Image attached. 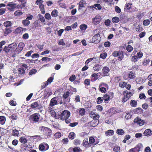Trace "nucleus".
Masks as SVG:
<instances>
[{
  "instance_id": "0eeeda50",
  "label": "nucleus",
  "mask_w": 152,
  "mask_h": 152,
  "mask_svg": "<svg viewBox=\"0 0 152 152\" xmlns=\"http://www.w3.org/2000/svg\"><path fill=\"white\" fill-rule=\"evenodd\" d=\"M43 134L45 138H47L50 137L52 134V131L49 128H45Z\"/></svg>"
},
{
  "instance_id": "4c0bfd02",
  "label": "nucleus",
  "mask_w": 152,
  "mask_h": 152,
  "mask_svg": "<svg viewBox=\"0 0 152 152\" xmlns=\"http://www.w3.org/2000/svg\"><path fill=\"white\" fill-rule=\"evenodd\" d=\"M5 121V117L1 116H0V123L2 125L4 124Z\"/></svg>"
},
{
  "instance_id": "bb28decb",
  "label": "nucleus",
  "mask_w": 152,
  "mask_h": 152,
  "mask_svg": "<svg viewBox=\"0 0 152 152\" xmlns=\"http://www.w3.org/2000/svg\"><path fill=\"white\" fill-rule=\"evenodd\" d=\"M125 133L124 130L121 129H117L116 131V133L119 135H122Z\"/></svg>"
},
{
  "instance_id": "cd10ccee",
  "label": "nucleus",
  "mask_w": 152,
  "mask_h": 152,
  "mask_svg": "<svg viewBox=\"0 0 152 152\" xmlns=\"http://www.w3.org/2000/svg\"><path fill=\"white\" fill-rule=\"evenodd\" d=\"M19 141L22 143L25 144L27 142V139L24 137H20L19 139Z\"/></svg>"
},
{
  "instance_id": "393cba45",
  "label": "nucleus",
  "mask_w": 152,
  "mask_h": 152,
  "mask_svg": "<svg viewBox=\"0 0 152 152\" xmlns=\"http://www.w3.org/2000/svg\"><path fill=\"white\" fill-rule=\"evenodd\" d=\"M150 61V60L148 58H146L144 59V60L142 62V64L144 66H146L148 65Z\"/></svg>"
},
{
  "instance_id": "de8ad7c7",
  "label": "nucleus",
  "mask_w": 152,
  "mask_h": 152,
  "mask_svg": "<svg viewBox=\"0 0 152 152\" xmlns=\"http://www.w3.org/2000/svg\"><path fill=\"white\" fill-rule=\"evenodd\" d=\"M69 94L70 93L68 91L64 92L63 95V98L64 99H66L69 96Z\"/></svg>"
},
{
  "instance_id": "9d476101",
  "label": "nucleus",
  "mask_w": 152,
  "mask_h": 152,
  "mask_svg": "<svg viewBox=\"0 0 152 152\" xmlns=\"http://www.w3.org/2000/svg\"><path fill=\"white\" fill-rule=\"evenodd\" d=\"M134 123H136L137 125L140 126H141L144 124L145 121L142 120L139 117H136L134 120Z\"/></svg>"
},
{
  "instance_id": "1a4fd4ad",
  "label": "nucleus",
  "mask_w": 152,
  "mask_h": 152,
  "mask_svg": "<svg viewBox=\"0 0 152 152\" xmlns=\"http://www.w3.org/2000/svg\"><path fill=\"white\" fill-rule=\"evenodd\" d=\"M101 39L100 35L99 33L95 35L92 37V41L93 43L95 44L98 43Z\"/></svg>"
},
{
  "instance_id": "13d9d810",
  "label": "nucleus",
  "mask_w": 152,
  "mask_h": 152,
  "mask_svg": "<svg viewBox=\"0 0 152 152\" xmlns=\"http://www.w3.org/2000/svg\"><path fill=\"white\" fill-rule=\"evenodd\" d=\"M37 72V70L35 69H33L31 70L29 72L28 75H32L35 74Z\"/></svg>"
},
{
  "instance_id": "c756f323",
  "label": "nucleus",
  "mask_w": 152,
  "mask_h": 152,
  "mask_svg": "<svg viewBox=\"0 0 152 152\" xmlns=\"http://www.w3.org/2000/svg\"><path fill=\"white\" fill-rule=\"evenodd\" d=\"M19 134V131L16 129L12 130V134L13 136H18Z\"/></svg>"
},
{
  "instance_id": "e2e57ef3",
  "label": "nucleus",
  "mask_w": 152,
  "mask_h": 152,
  "mask_svg": "<svg viewBox=\"0 0 152 152\" xmlns=\"http://www.w3.org/2000/svg\"><path fill=\"white\" fill-rule=\"evenodd\" d=\"M45 17L46 19L48 20L51 19V17L50 14L48 13H47L45 14Z\"/></svg>"
},
{
  "instance_id": "7c9ffc66",
  "label": "nucleus",
  "mask_w": 152,
  "mask_h": 152,
  "mask_svg": "<svg viewBox=\"0 0 152 152\" xmlns=\"http://www.w3.org/2000/svg\"><path fill=\"white\" fill-rule=\"evenodd\" d=\"M21 29L22 27H18L15 29V33L18 34H22V33Z\"/></svg>"
},
{
  "instance_id": "473e14b6",
  "label": "nucleus",
  "mask_w": 152,
  "mask_h": 152,
  "mask_svg": "<svg viewBox=\"0 0 152 152\" xmlns=\"http://www.w3.org/2000/svg\"><path fill=\"white\" fill-rule=\"evenodd\" d=\"M87 28V26L85 24H82L80 26V28L82 31H85Z\"/></svg>"
},
{
  "instance_id": "5701e85b",
  "label": "nucleus",
  "mask_w": 152,
  "mask_h": 152,
  "mask_svg": "<svg viewBox=\"0 0 152 152\" xmlns=\"http://www.w3.org/2000/svg\"><path fill=\"white\" fill-rule=\"evenodd\" d=\"M103 100L105 103H108V101L110 100V98L107 94H105L103 95Z\"/></svg>"
},
{
  "instance_id": "6e6d98bb",
  "label": "nucleus",
  "mask_w": 152,
  "mask_h": 152,
  "mask_svg": "<svg viewBox=\"0 0 152 152\" xmlns=\"http://www.w3.org/2000/svg\"><path fill=\"white\" fill-rule=\"evenodd\" d=\"M143 25L145 26H147L150 24V20L147 19L144 20L143 22Z\"/></svg>"
},
{
  "instance_id": "49530a36",
  "label": "nucleus",
  "mask_w": 152,
  "mask_h": 152,
  "mask_svg": "<svg viewBox=\"0 0 152 152\" xmlns=\"http://www.w3.org/2000/svg\"><path fill=\"white\" fill-rule=\"evenodd\" d=\"M41 60L42 61L48 62L51 61L52 60V59L50 58H48L47 57H42Z\"/></svg>"
},
{
  "instance_id": "423d86ee",
  "label": "nucleus",
  "mask_w": 152,
  "mask_h": 152,
  "mask_svg": "<svg viewBox=\"0 0 152 152\" xmlns=\"http://www.w3.org/2000/svg\"><path fill=\"white\" fill-rule=\"evenodd\" d=\"M110 70L109 68L107 66H104L103 67L102 72L101 73L100 75L102 77H105L108 75L109 72Z\"/></svg>"
},
{
  "instance_id": "09e8293b",
  "label": "nucleus",
  "mask_w": 152,
  "mask_h": 152,
  "mask_svg": "<svg viewBox=\"0 0 152 152\" xmlns=\"http://www.w3.org/2000/svg\"><path fill=\"white\" fill-rule=\"evenodd\" d=\"M18 71L19 72V74L21 75L25 73V69L22 67L19 68Z\"/></svg>"
},
{
  "instance_id": "f03ea898",
  "label": "nucleus",
  "mask_w": 152,
  "mask_h": 152,
  "mask_svg": "<svg viewBox=\"0 0 152 152\" xmlns=\"http://www.w3.org/2000/svg\"><path fill=\"white\" fill-rule=\"evenodd\" d=\"M112 55L114 57H118V59L120 61H121L124 57L123 52L120 50H119L118 51H114Z\"/></svg>"
},
{
  "instance_id": "f3484780",
  "label": "nucleus",
  "mask_w": 152,
  "mask_h": 152,
  "mask_svg": "<svg viewBox=\"0 0 152 152\" xmlns=\"http://www.w3.org/2000/svg\"><path fill=\"white\" fill-rule=\"evenodd\" d=\"M56 97H54L51 99L50 103V104L51 106H54L57 104V102L56 100Z\"/></svg>"
},
{
  "instance_id": "3c124183",
  "label": "nucleus",
  "mask_w": 152,
  "mask_h": 152,
  "mask_svg": "<svg viewBox=\"0 0 152 152\" xmlns=\"http://www.w3.org/2000/svg\"><path fill=\"white\" fill-rule=\"evenodd\" d=\"M23 14L22 12L20 10L16 11L14 13L15 15L17 16L21 15Z\"/></svg>"
},
{
  "instance_id": "c85d7f7f",
  "label": "nucleus",
  "mask_w": 152,
  "mask_h": 152,
  "mask_svg": "<svg viewBox=\"0 0 152 152\" xmlns=\"http://www.w3.org/2000/svg\"><path fill=\"white\" fill-rule=\"evenodd\" d=\"M75 134L74 132H70L69 133V134L68 135V137L71 140H73L75 137Z\"/></svg>"
},
{
  "instance_id": "052dcab7",
  "label": "nucleus",
  "mask_w": 152,
  "mask_h": 152,
  "mask_svg": "<svg viewBox=\"0 0 152 152\" xmlns=\"http://www.w3.org/2000/svg\"><path fill=\"white\" fill-rule=\"evenodd\" d=\"M25 46V44L24 43L20 42L18 45V48H19L20 49L23 50L24 47Z\"/></svg>"
},
{
  "instance_id": "2f4dec72",
  "label": "nucleus",
  "mask_w": 152,
  "mask_h": 152,
  "mask_svg": "<svg viewBox=\"0 0 152 152\" xmlns=\"http://www.w3.org/2000/svg\"><path fill=\"white\" fill-rule=\"evenodd\" d=\"M58 11L56 10H54L51 13V15L53 17H57L58 15Z\"/></svg>"
},
{
  "instance_id": "8fccbe9b",
  "label": "nucleus",
  "mask_w": 152,
  "mask_h": 152,
  "mask_svg": "<svg viewBox=\"0 0 152 152\" xmlns=\"http://www.w3.org/2000/svg\"><path fill=\"white\" fill-rule=\"evenodd\" d=\"M143 56V53L141 51H139L137 53L136 56L138 58H141Z\"/></svg>"
},
{
  "instance_id": "c9c22d12",
  "label": "nucleus",
  "mask_w": 152,
  "mask_h": 152,
  "mask_svg": "<svg viewBox=\"0 0 152 152\" xmlns=\"http://www.w3.org/2000/svg\"><path fill=\"white\" fill-rule=\"evenodd\" d=\"M112 21L113 23H117L120 21V19L118 17H114L112 18Z\"/></svg>"
},
{
  "instance_id": "58836bf2",
  "label": "nucleus",
  "mask_w": 152,
  "mask_h": 152,
  "mask_svg": "<svg viewBox=\"0 0 152 152\" xmlns=\"http://www.w3.org/2000/svg\"><path fill=\"white\" fill-rule=\"evenodd\" d=\"M11 31L9 28H6L4 32V35L5 36L7 35L9 33H10Z\"/></svg>"
},
{
  "instance_id": "680f3d73",
  "label": "nucleus",
  "mask_w": 152,
  "mask_h": 152,
  "mask_svg": "<svg viewBox=\"0 0 152 152\" xmlns=\"http://www.w3.org/2000/svg\"><path fill=\"white\" fill-rule=\"evenodd\" d=\"M139 98L141 99H145L146 98V97L145 94L142 93L140 94L139 95Z\"/></svg>"
},
{
  "instance_id": "e433bc0d",
  "label": "nucleus",
  "mask_w": 152,
  "mask_h": 152,
  "mask_svg": "<svg viewBox=\"0 0 152 152\" xmlns=\"http://www.w3.org/2000/svg\"><path fill=\"white\" fill-rule=\"evenodd\" d=\"M79 114L81 116H83L85 114V110L84 108H80L79 109Z\"/></svg>"
},
{
  "instance_id": "79ce46f5",
  "label": "nucleus",
  "mask_w": 152,
  "mask_h": 152,
  "mask_svg": "<svg viewBox=\"0 0 152 152\" xmlns=\"http://www.w3.org/2000/svg\"><path fill=\"white\" fill-rule=\"evenodd\" d=\"M73 152H81L82 150L79 147H76L73 148L72 149Z\"/></svg>"
},
{
  "instance_id": "bf43d9fd",
  "label": "nucleus",
  "mask_w": 152,
  "mask_h": 152,
  "mask_svg": "<svg viewBox=\"0 0 152 152\" xmlns=\"http://www.w3.org/2000/svg\"><path fill=\"white\" fill-rule=\"evenodd\" d=\"M107 56V53H106L105 52L101 54L100 55V58L104 59L106 58Z\"/></svg>"
},
{
  "instance_id": "9b49d317",
  "label": "nucleus",
  "mask_w": 152,
  "mask_h": 152,
  "mask_svg": "<svg viewBox=\"0 0 152 152\" xmlns=\"http://www.w3.org/2000/svg\"><path fill=\"white\" fill-rule=\"evenodd\" d=\"M45 144H40L39 146V150L41 151L47 150L49 148V145L47 143H45Z\"/></svg>"
},
{
  "instance_id": "c03bdc74",
  "label": "nucleus",
  "mask_w": 152,
  "mask_h": 152,
  "mask_svg": "<svg viewBox=\"0 0 152 152\" xmlns=\"http://www.w3.org/2000/svg\"><path fill=\"white\" fill-rule=\"evenodd\" d=\"M12 25V23L11 21H7L5 22L4 23V25L6 27H9Z\"/></svg>"
},
{
  "instance_id": "338daca9",
  "label": "nucleus",
  "mask_w": 152,
  "mask_h": 152,
  "mask_svg": "<svg viewBox=\"0 0 152 152\" xmlns=\"http://www.w3.org/2000/svg\"><path fill=\"white\" fill-rule=\"evenodd\" d=\"M54 136L56 138H59L61 136V134L59 132H57L54 134Z\"/></svg>"
},
{
  "instance_id": "f8f14e48",
  "label": "nucleus",
  "mask_w": 152,
  "mask_h": 152,
  "mask_svg": "<svg viewBox=\"0 0 152 152\" xmlns=\"http://www.w3.org/2000/svg\"><path fill=\"white\" fill-rule=\"evenodd\" d=\"M30 106L31 108L36 109L40 110L42 108V106L41 104H38L37 102H35L31 104Z\"/></svg>"
},
{
  "instance_id": "39448f33",
  "label": "nucleus",
  "mask_w": 152,
  "mask_h": 152,
  "mask_svg": "<svg viewBox=\"0 0 152 152\" xmlns=\"http://www.w3.org/2000/svg\"><path fill=\"white\" fill-rule=\"evenodd\" d=\"M124 97L122 98L121 101L122 102H126L132 95V93L129 92L127 91H124L123 92Z\"/></svg>"
},
{
  "instance_id": "20e7f679",
  "label": "nucleus",
  "mask_w": 152,
  "mask_h": 152,
  "mask_svg": "<svg viewBox=\"0 0 152 152\" xmlns=\"http://www.w3.org/2000/svg\"><path fill=\"white\" fill-rule=\"evenodd\" d=\"M109 86L108 84L102 82L100 83L99 87V90L101 93H105L108 89Z\"/></svg>"
},
{
  "instance_id": "f257e3e1",
  "label": "nucleus",
  "mask_w": 152,
  "mask_h": 152,
  "mask_svg": "<svg viewBox=\"0 0 152 152\" xmlns=\"http://www.w3.org/2000/svg\"><path fill=\"white\" fill-rule=\"evenodd\" d=\"M70 115V112L69 110H65L60 115H56L55 118L56 119H60L61 120L65 121L66 124H68L70 123L71 122V119H68Z\"/></svg>"
},
{
  "instance_id": "a18cd8bd",
  "label": "nucleus",
  "mask_w": 152,
  "mask_h": 152,
  "mask_svg": "<svg viewBox=\"0 0 152 152\" xmlns=\"http://www.w3.org/2000/svg\"><path fill=\"white\" fill-rule=\"evenodd\" d=\"M121 77L120 76L115 77L114 78V81L115 83H118L121 80Z\"/></svg>"
},
{
  "instance_id": "ea45409f",
  "label": "nucleus",
  "mask_w": 152,
  "mask_h": 152,
  "mask_svg": "<svg viewBox=\"0 0 152 152\" xmlns=\"http://www.w3.org/2000/svg\"><path fill=\"white\" fill-rule=\"evenodd\" d=\"M103 100V97H99L96 99L97 103V104H101Z\"/></svg>"
},
{
  "instance_id": "6ab92c4d",
  "label": "nucleus",
  "mask_w": 152,
  "mask_h": 152,
  "mask_svg": "<svg viewBox=\"0 0 152 152\" xmlns=\"http://www.w3.org/2000/svg\"><path fill=\"white\" fill-rule=\"evenodd\" d=\"M143 110L140 108H137L133 110V112L134 113L140 114L143 113Z\"/></svg>"
},
{
  "instance_id": "69168bd1",
  "label": "nucleus",
  "mask_w": 152,
  "mask_h": 152,
  "mask_svg": "<svg viewBox=\"0 0 152 152\" xmlns=\"http://www.w3.org/2000/svg\"><path fill=\"white\" fill-rule=\"evenodd\" d=\"M58 43L59 45H65V43L64 42L63 39H61L59 42H58Z\"/></svg>"
},
{
  "instance_id": "72a5a7b5",
  "label": "nucleus",
  "mask_w": 152,
  "mask_h": 152,
  "mask_svg": "<svg viewBox=\"0 0 152 152\" xmlns=\"http://www.w3.org/2000/svg\"><path fill=\"white\" fill-rule=\"evenodd\" d=\"M87 140L88 139H87V141H85V140H86L85 139L83 140V142L82 143L83 146L86 148L88 147L89 146V145L90 144L89 143H88V142L87 141Z\"/></svg>"
},
{
  "instance_id": "a19ab883",
  "label": "nucleus",
  "mask_w": 152,
  "mask_h": 152,
  "mask_svg": "<svg viewBox=\"0 0 152 152\" xmlns=\"http://www.w3.org/2000/svg\"><path fill=\"white\" fill-rule=\"evenodd\" d=\"M95 140L93 137H90L89 138V143L94 145H96V144L94 143Z\"/></svg>"
},
{
  "instance_id": "412c9836",
  "label": "nucleus",
  "mask_w": 152,
  "mask_h": 152,
  "mask_svg": "<svg viewBox=\"0 0 152 152\" xmlns=\"http://www.w3.org/2000/svg\"><path fill=\"white\" fill-rule=\"evenodd\" d=\"M16 4L14 3L13 2H9L7 4V6L10 7L11 9L14 10L16 8Z\"/></svg>"
},
{
  "instance_id": "4468645a",
  "label": "nucleus",
  "mask_w": 152,
  "mask_h": 152,
  "mask_svg": "<svg viewBox=\"0 0 152 152\" xmlns=\"http://www.w3.org/2000/svg\"><path fill=\"white\" fill-rule=\"evenodd\" d=\"M9 48L10 49V52L13 53L14 51H15V49L16 48L17 45L16 44L12 43L9 45Z\"/></svg>"
},
{
  "instance_id": "603ef678",
  "label": "nucleus",
  "mask_w": 152,
  "mask_h": 152,
  "mask_svg": "<svg viewBox=\"0 0 152 152\" xmlns=\"http://www.w3.org/2000/svg\"><path fill=\"white\" fill-rule=\"evenodd\" d=\"M126 50L129 52H131L133 50V48L130 45H128L126 47Z\"/></svg>"
},
{
  "instance_id": "4be33fe9",
  "label": "nucleus",
  "mask_w": 152,
  "mask_h": 152,
  "mask_svg": "<svg viewBox=\"0 0 152 152\" xmlns=\"http://www.w3.org/2000/svg\"><path fill=\"white\" fill-rule=\"evenodd\" d=\"M50 91H48V92H47L46 90L45 91H44L45 94L44 96V98L45 99H46L48 98L52 94L50 90H49Z\"/></svg>"
},
{
  "instance_id": "aec40b11",
  "label": "nucleus",
  "mask_w": 152,
  "mask_h": 152,
  "mask_svg": "<svg viewBox=\"0 0 152 152\" xmlns=\"http://www.w3.org/2000/svg\"><path fill=\"white\" fill-rule=\"evenodd\" d=\"M135 77V74L132 71L129 72L128 74V78L129 79H133Z\"/></svg>"
},
{
  "instance_id": "b1692460",
  "label": "nucleus",
  "mask_w": 152,
  "mask_h": 152,
  "mask_svg": "<svg viewBox=\"0 0 152 152\" xmlns=\"http://www.w3.org/2000/svg\"><path fill=\"white\" fill-rule=\"evenodd\" d=\"M39 8L42 14H44L45 13V10L44 5L42 3L39 4Z\"/></svg>"
},
{
  "instance_id": "2eb2a0df",
  "label": "nucleus",
  "mask_w": 152,
  "mask_h": 152,
  "mask_svg": "<svg viewBox=\"0 0 152 152\" xmlns=\"http://www.w3.org/2000/svg\"><path fill=\"white\" fill-rule=\"evenodd\" d=\"M98 73L97 74L94 73L92 74L91 76V80L92 82H94L96 81L98 78V74L100 73Z\"/></svg>"
},
{
  "instance_id": "6e6552de",
  "label": "nucleus",
  "mask_w": 152,
  "mask_h": 152,
  "mask_svg": "<svg viewBox=\"0 0 152 152\" xmlns=\"http://www.w3.org/2000/svg\"><path fill=\"white\" fill-rule=\"evenodd\" d=\"M143 146L142 144H138L134 148L129 150L128 152H139Z\"/></svg>"
},
{
  "instance_id": "a878e982",
  "label": "nucleus",
  "mask_w": 152,
  "mask_h": 152,
  "mask_svg": "<svg viewBox=\"0 0 152 152\" xmlns=\"http://www.w3.org/2000/svg\"><path fill=\"white\" fill-rule=\"evenodd\" d=\"M106 136L113 135L114 134V131L112 130L109 129L105 132Z\"/></svg>"
},
{
  "instance_id": "dca6fc26",
  "label": "nucleus",
  "mask_w": 152,
  "mask_h": 152,
  "mask_svg": "<svg viewBox=\"0 0 152 152\" xmlns=\"http://www.w3.org/2000/svg\"><path fill=\"white\" fill-rule=\"evenodd\" d=\"M102 69V65L99 64L95 65L93 67V69L95 71L98 72Z\"/></svg>"
},
{
  "instance_id": "4d7b16f0",
  "label": "nucleus",
  "mask_w": 152,
  "mask_h": 152,
  "mask_svg": "<svg viewBox=\"0 0 152 152\" xmlns=\"http://www.w3.org/2000/svg\"><path fill=\"white\" fill-rule=\"evenodd\" d=\"M120 147L118 145H115L113 148V151L115 152H118L120 151Z\"/></svg>"
},
{
  "instance_id": "37998d69",
  "label": "nucleus",
  "mask_w": 152,
  "mask_h": 152,
  "mask_svg": "<svg viewBox=\"0 0 152 152\" xmlns=\"http://www.w3.org/2000/svg\"><path fill=\"white\" fill-rule=\"evenodd\" d=\"M137 104V102L134 100H132L130 102V105L132 107H136Z\"/></svg>"
},
{
  "instance_id": "0e129e2a",
  "label": "nucleus",
  "mask_w": 152,
  "mask_h": 152,
  "mask_svg": "<svg viewBox=\"0 0 152 152\" xmlns=\"http://www.w3.org/2000/svg\"><path fill=\"white\" fill-rule=\"evenodd\" d=\"M76 77L75 75H72L70 77L69 79L70 81L72 82L75 80L76 79Z\"/></svg>"
},
{
  "instance_id": "a211bd4d",
  "label": "nucleus",
  "mask_w": 152,
  "mask_h": 152,
  "mask_svg": "<svg viewBox=\"0 0 152 152\" xmlns=\"http://www.w3.org/2000/svg\"><path fill=\"white\" fill-rule=\"evenodd\" d=\"M143 134L145 136H149L151 135L152 132L150 129H147L145 130Z\"/></svg>"
},
{
  "instance_id": "864d4df0",
  "label": "nucleus",
  "mask_w": 152,
  "mask_h": 152,
  "mask_svg": "<svg viewBox=\"0 0 152 152\" xmlns=\"http://www.w3.org/2000/svg\"><path fill=\"white\" fill-rule=\"evenodd\" d=\"M126 83L125 82L121 81L119 83V86L122 88H124L126 85Z\"/></svg>"
},
{
  "instance_id": "f704fd0d",
  "label": "nucleus",
  "mask_w": 152,
  "mask_h": 152,
  "mask_svg": "<svg viewBox=\"0 0 152 152\" xmlns=\"http://www.w3.org/2000/svg\"><path fill=\"white\" fill-rule=\"evenodd\" d=\"M30 22L27 19H25L22 20V23L25 26H28L30 24Z\"/></svg>"
},
{
  "instance_id": "774afa93",
  "label": "nucleus",
  "mask_w": 152,
  "mask_h": 152,
  "mask_svg": "<svg viewBox=\"0 0 152 152\" xmlns=\"http://www.w3.org/2000/svg\"><path fill=\"white\" fill-rule=\"evenodd\" d=\"M9 104L11 106H15L16 105V103L15 101L13 100H11L9 102Z\"/></svg>"
},
{
  "instance_id": "5fc2aeb1",
  "label": "nucleus",
  "mask_w": 152,
  "mask_h": 152,
  "mask_svg": "<svg viewBox=\"0 0 152 152\" xmlns=\"http://www.w3.org/2000/svg\"><path fill=\"white\" fill-rule=\"evenodd\" d=\"M84 2L85 1L83 0H81L80 1L79 3V7L78 8V10L80 9V7H84Z\"/></svg>"
},
{
  "instance_id": "ddd939ff",
  "label": "nucleus",
  "mask_w": 152,
  "mask_h": 152,
  "mask_svg": "<svg viewBox=\"0 0 152 152\" xmlns=\"http://www.w3.org/2000/svg\"><path fill=\"white\" fill-rule=\"evenodd\" d=\"M101 20V18L99 15H97L93 18V23L94 24L97 25L99 24Z\"/></svg>"
},
{
  "instance_id": "7ed1b4c3",
  "label": "nucleus",
  "mask_w": 152,
  "mask_h": 152,
  "mask_svg": "<svg viewBox=\"0 0 152 152\" xmlns=\"http://www.w3.org/2000/svg\"><path fill=\"white\" fill-rule=\"evenodd\" d=\"M40 115L39 113H35L30 115L28 119L34 123H38L39 121Z\"/></svg>"
}]
</instances>
